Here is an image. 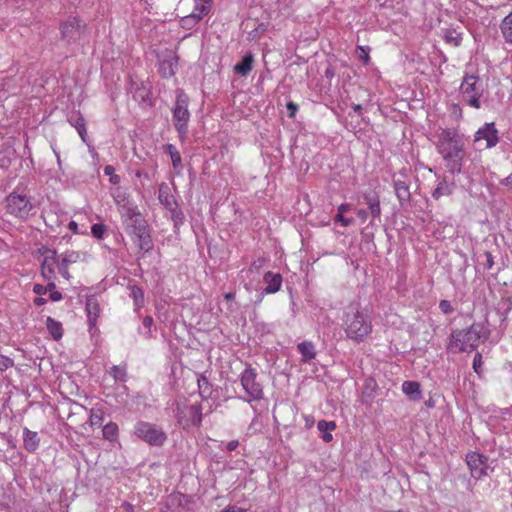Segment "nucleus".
Segmentation results:
<instances>
[{
    "mask_svg": "<svg viewBox=\"0 0 512 512\" xmlns=\"http://www.w3.org/2000/svg\"><path fill=\"white\" fill-rule=\"evenodd\" d=\"M464 146L463 137L455 129H443L438 135L436 149L451 174H459L462 171Z\"/></svg>",
    "mask_w": 512,
    "mask_h": 512,
    "instance_id": "obj_1",
    "label": "nucleus"
},
{
    "mask_svg": "<svg viewBox=\"0 0 512 512\" xmlns=\"http://www.w3.org/2000/svg\"><path fill=\"white\" fill-rule=\"evenodd\" d=\"M342 327L346 337L356 343L364 342L373 330L370 315L357 303H352L345 308Z\"/></svg>",
    "mask_w": 512,
    "mask_h": 512,
    "instance_id": "obj_2",
    "label": "nucleus"
},
{
    "mask_svg": "<svg viewBox=\"0 0 512 512\" xmlns=\"http://www.w3.org/2000/svg\"><path fill=\"white\" fill-rule=\"evenodd\" d=\"M489 331L483 323H473L466 329H456L451 332L447 349L452 353L475 350L480 342L485 341Z\"/></svg>",
    "mask_w": 512,
    "mask_h": 512,
    "instance_id": "obj_3",
    "label": "nucleus"
},
{
    "mask_svg": "<svg viewBox=\"0 0 512 512\" xmlns=\"http://www.w3.org/2000/svg\"><path fill=\"white\" fill-rule=\"evenodd\" d=\"M122 224L126 234L138 247L139 251L147 253L153 249L154 244L148 223L140 212H138L136 216L124 218Z\"/></svg>",
    "mask_w": 512,
    "mask_h": 512,
    "instance_id": "obj_4",
    "label": "nucleus"
},
{
    "mask_svg": "<svg viewBox=\"0 0 512 512\" xmlns=\"http://www.w3.org/2000/svg\"><path fill=\"white\" fill-rule=\"evenodd\" d=\"M6 212L19 219H27L36 213V206L27 188L17 185L6 197Z\"/></svg>",
    "mask_w": 512,
    "mask_h": 512,
    "instance_id": "obj_5",
    "label": "nucleus"
},
{
    "mask_svg": "<svg viewBox=\"0 0 512 512\" xmlns=\"http://www.w3.org/2000/svg\"><path fill=\"white\" fill-rule=\"evenodd\" d=\"M484 92L485 88L479 75L475 72L464 71L459 86L462 103L478 110L482 107L481 98Z\"/></svg>",
    "mask_w": 512,
    "mask_h": 512,
    "instance_id": "obj_6",
    "label": "nucleus"
},
{
    "mask_svg": "<svg viewBox=\"0 0 512 512\" xmlns=\"http://www.w3.org/2000/svg\"><path fill=\"white\" fill-rule=\"evenodd\" d=\"M242 389L245 392L243 400L251 403L261 400L264 396L263 386L257 381V371L251 366H247L239 375Z\"/></svg>",
    "mask_w": 512,
    "mask_h": 512,
    "instance_id": "obj_7",
    "label": "nucleus"
},
{
    "mask_svg": "<svg viewBox=\"0 0 512 512\" xmlns=\"http://www.w3.org/2000/svg\"><path fill=\"white\" fill-rule=\"evenodd\" d=\"M86 24L76 16H69L59 25L61 40L68 44L79 42L86 34Z\"/></svg>",
    "mask_w": 512,
    "mask_h": 512,
    "instance_id": "obj_8",
    "label": "nucleus"
},
{
    "mask_svg": "<svg viewBox=\"0 0 512 512\" xmlns=\"http://www.w3.org/2000/svg\"><path fill=\"white\" fill-rule=\"evenodd\" d=\"M134 434L151 446H161L167 439L162 428L145 421H138L135 424Z\"/></svg>",
    "mask_w": 512,
    "mask_h": 512,
    "instance_id": "obj_9",
    "label": "nucleus"
},
{
    "mask_svg": "<svg viewBox=\"0 0 512 512\" xmlns=\"http://www.w3.org/2000/svg\"><path fill=\"white\" fill-rule=\"evenodd\" d=\"M175 417L184 429L199 427L202 423V406L200 404H177Z\"/></svg>",
    "mask_w": 512,
    "mask_h": 512,
    "instance_id": "obj_10",
    "label": "nucleus"
},
{
    "mask_svg": "<svg viewBox=\"0 0 512 512\" xmlns=\"http://www.w3.org/2000/svg\"><path fill=\"white\" fill-rule=\"evenodd\" d=\"M189 98L183 90L177 91L175 107L173 109L174 126L180 137H184L187 133L188 121L190 113L188 110Z\"/></svg>",
    "mask_w": 512,
    "mask_h": 512,
    "instance_id": "obj_11",
    "label": "nucleus"
},
{
    "mask_svg": "<svg viewBox=\"0 0 512 512\" xmlns=\"http://www.w3.org/2000/svg\"><path fill=\"white\" fill-rule=\"evenodd\" d=\"M112 197L122 220L129 216H136L140 212L137 205L130 200L128 193L123 188H115L112 191Z\"/></svg>",
    "mask_w": 512,
    "mask_h": 512,
    "instance_id": "obj_12",
    "label": "nucleus"
},
{
    "mask_svg": "<svg viewBox=\"0 0 512 512\" xmlns=\"http://www.w3.org/2000/svg\"><path fill=\"white\" fill-rule=\"evenodd\" d=\"M473 141L480 143L485 141V149L494 148L500 141L499 131L494 122L484 123L474 134Z\"/></svg>",
    "mask_w": 512,
    "mask_h": 512,
    "instance_id": "obj_13",
    "label": "nucleus"
},
{
    "mask_svg": "<svg viewBox=\"0 0 512 512\" xmlns=\"http://www.w3.org/2000/svg\"><path fill=\"white\" fill-rule=\"evenodd\" d=\"M466 462L473 478L480 479L487 474V457L483 454L470 452L466 456Z\"/></svg>",
    "mask_w": 512,
    "mask_h": 512,
    "instance_id": "obj_14",
    "label": "nucleus"
},
{
    "mask_svg": "<svg viewBox=\"0 0 512 512\" xmlns=\"http://www.w3.org/2000/svg\"><path fill=\"white\" fill-rule=\"evenodd\" d=\"M59 255L55 250L45 248L44 259L41 263V275L45 280L55 279V267L58 268Z\"/></svg>",
    "mask_w": 512,
    "mask_h": 512,
    "instance_id": "obj_15",
    "label": "nucleus"
},
{
    "mask_svg": "<svg viewBox=\"0 0 512 512\" xmlns=\"http://www.w3.org/2000/svg\"><path fill=\"white\" fill-rule=\"evenodd\" d=\"M80 259V253L76 251H65L59 255L58 272L65 279L69 280L71 275L68 271L69 264L78 262Z\"/></svg>",
    "mask_w": 512,
    "mask_h": 512,
    "instance_id": "obj_16",
    "label": "nucleus"
},
{
    "mask_svg": "<svg viewBox=\"0 0 512 512\" xmlns=\"http://www.w3.org/2000/svg\"><path fill=\"white\" fill-rule=\"evenodd\" d=\"M363 199L369 209V213L372 217V220H380L381 207L378 194L374 191L365 192L363 194Z\"/></svg>",
    "mask_w": 512,
    "mask_h": 512,
    "instance_id": "obj_17",
    "label": "nucleus"
},
{
    "mask_svg": "<svg viewBox=\"0 0 512 512\" xmlns=\"http://www.w3.org/2000/svg\"><path fill=\"white\" fill-rule=\"evenodd\" d=\"M177 65V56L174 54H169L160 61L158 71L162 77L170 78L175 75Z\"/></svg>",
    "mask_w": 512,
    "mask_h": 512,
    "instance_id": "obj_18",
    "label": "nucleus"
},
{
    "mask_svg": "<svg viewBox=\"0 0 512 512\" xmlns=\"http://www.w3.org/2000/svg\"><path fill=\"white\" fill-rule=\"evenodd\" d=\"M85 310L87 313V321L90 329L96 326L97 318L100 313L99 302L96 296L91 295L86 299Z\"/></svg>",
    "mask_w": 512,
    "mask_h": 512,
    "instance_id": "obj_19",
    "label": "nucleus"
},
{
    "mask_svg": "<svg viewBox=\"0 0 512 512\" xmlns=\"http://www.w3.org/2000/svg\"><path fill=\"white\" fill-rule=\"evenodd\" d=\"M263 281L266 284L264 293L274 294L278 292L282 285V276L279 273L268 271L264 274Z\"/></svg>",
    "mask_w": 512,
    "mask_h": 512,
    "instance_id": "obj_20",
    "label": "nucleus"
},
{
    "mask_svg": "<svg viewBox=\"0 0 512 512\" xmlns=\"http://www.w3.org/2000/svg\"><path fill=\"white\" fill-rule=\"evenodd\" d=\"M40 445V437L36 431L23 428V447L29 453H34Z\"/></svg>",
    "mask_w": 512,
    "mask_h": 512,
    "instance_id": "obj_21",
    "label": "nucleus"
},
{
    "mask_svg": "<svg viewBox=\"0 0 512 512\" xmlns=\"http://www.w3.org/2000/svg\"><path fill=\"white\" fill-rule=\"evenodd\" d=\"M68 122L77 130L81 140L88 144L86 121L84 117L81 114L73 113L68 117Z\"/></svg>",
    "mask_w": 512,
    "mask_h": 512,
    "instance_id": "obj_22",
    "label": "nucleus"
},
{
    "mask_svg": "<svg viewBox=\"0 0 512 512\" xmlns=\"http://www.w3.org/2000/svg\"><path fill=\"white\" fill-rule=\"evenodd\" d=\"M158 199L169 211H172L173 208L176 207L174 196L171 194L169 186L164 182L159 185Z\"/></svg>",
    "mask_w": 512,
    "mask_h": 512,
    "instance_id": "obj_23",
    "label": "nucleus"
},
{
    "mask_svg": "<svg viewBox=\"0 0 512 512\" xmlns=\"http://www.w3.org/2000/svg\"><path fill=\"white\" fill-rule=\"evenodd\" d=\"M254 57L251 53L243 56L242 60L234 66V72L242 77H246L253 69Z\"/></svg>",
    "mask_w": 512,
    "mask_h": 512,
    "instance_id": "obj_24",
    "label": "nucleus"
},
{
    "mask_svg": "<svg viewBox=\"0 0 512 512\" xmlns=\"http://www.w3.org/2000/svg\"><path fill=\"white\" fill-rule=\"evenodd\" d=\"M394 189L396 197L398 198L401 205L409 202L411 194L409 190V185L405 181L395 180Z\"/></svg>",
    "mask_w": 512,
    "mask_h": 512,
    "instance_id": "obj_25",
    "label": "nucleus"
},
{
    "mask_svg": "<svg viewBox=\"0 0 512 512\" xmlns=\"http://www.w3.org/2000/svg\"><path fill=\"white\" fill-rule=\"evenodd\" d=\"M317 429L321 433L322 440L329 443L333 440L331 432L336 429V423L334 421L320 420L317 423Z\"/></svg>",
    "mask_w": 512,
    "mask_h": 512,
    "instance_id": "obj_26",
    "label": "nucleus"
},
{
    "mask_svg": "<svg viewBox=\"0 0 512 512\" xmlns=\"http://www.w3.org/2000/svg\"><path fill=\"white\" fill-rule=\"evenodd\" d=\"M297 349L302 356V361L305 363L310 362L316 356L315 347L312 342L303 341L297 345Z\"/></svg>",
    "mask_w": 512,
    "mask_h": 512,
    "instance_id": "obj_27",
    "label": "nucleus"
},
{
    "mask_svg": "<svg viewBox=\"0 0 512 512\" xmlns=\"http://www.w3.org/2000/svg\"><path fill=\"white\" fill-rule=\"evenodd\" d=\"M402 391L412 400H419L421 398L420 384L416 381L403 382Z\"/></svg>",
    "mask_w": 512,
    "mask_h": 512,
    "instance_id": "obj_28",
    "label": "nucleus"
},
{
    "mask_svg": "<svg viewBox=\"0 0 512 512\" xmlns=\"http://www.w3.org/2000/svg\"><path fill=\"white\" fill-rule=\"evenodd\" d=\"M500 30L505 41L512 44V11L502 19Z\"/></svg>",
    "mask_w": 512,
    "mask_h": 512,
    "instance_id": "obj_29",
    "label": "nucleus"
},
{
    "mask_svg": "<svg viewBox=\"0 0 512 512\" xmlns=\"http://www.w3.org/2000/svg\"><path fill=\"white\" fill-rule=\"evenodd\" d=\"M453 192V184L448 183L445 179L441 180L432 191V197L438 200L442 196H449Z\"/></svg>",
    "mask_w": 512,
    "mask_h": 512,
    "instance_id": "obj_30",
    "label": "nucleus"
},
{
    "mask_svg": "<svg viewBox=\"0 0 512 512\" xmlns=\"http://www.w3.org/2000/svg\"><path fill=\"white\" fill-rule=\"evenodd\" d=\"M197 385L201 398L207 400L212 393V386L208 378L203 374L199 375L197 378Z\"/></svg>",
    "mask_w": 512,
    "mask_h": 512,
    "instance_id": "obj_31",
    "label": "nucleus"
},
{
    "mask_svg": "<svg viewBox=\"0 0 512 512\" xmlns=\"http://www.w3.org/2000/svg\"><path fill=\"white\" fill-rule=\"evenodd\" d=\"M46 327L51 336L55 340H59L63 336L62 324L59 321L54 320L52 317H47Z\"/></svg>",
    "mask_w": 512,
    "mask_h": 512,
    "instance_id": "obj_32",
    "label": "nucleus"
},
{
    "mask_svg": "<svg viewBox=\"0 0 512 512\" xmlns=\"http://www.w3.org/2000/svg\"><path fill=\"white\" fill-rule=\"evenodd\" d=\"M443 38L446 43L458 47L462 42V32L457 29H446L443 31Z\"/></svg>",
    "mask_w": 512,
    "mask_h": 512,
    "instance_id": "obj_33",
    "label": "nucleus"
},
{
    "mask_svg": "<svg viewBox=\"0 0 512 512\" xmlns=\"http://www.w3.org/2000/svg\"><path fill=\"white\" fill-rule=\"evenodd\" d=\"M130 297L133 299L135 310H139L144 306V292L143 290L136 286H130Z\"/></svg>",
    "mask_w": 512,
    "mask_h": 512,
    "instance_id": "obj_34",
    "label": "nucleus"
},
{
    "mask_svg": "<svg viewBox=\"0 0 512 512\" xmlns=\"http://www.w3.org/2000/svg\"><path fill=\"white\" fill-rule=\"evenodd\" d=\"M109 374L115 381L126 382L127 380V365H114L110 368Z\"/></svg>",
    "mask_w": 512,
    "mask_h": 512,
    "instance_id": "obj_35",
    "label": "nucleus"
},
{
    "mask_svg": "<svg viewBox=\"0 0 512 512\" xmlns=\"http://www.w3.org/2000/svg\"><path fill=\"white\" fill-rule=\"evenodd\" d=\"M150 89L144 83L136 84V88L133 92V98L135 100L145 102L149 99Z\"/></svg>",
    "mask_w": 512,
    "mask_h": 512,
    "instance_id": "obj_36",
    "label": "nucleus"
},
{
    "mask_svg": "<svg viewBox=\"0 0 512 512\" xmlns=\"http://www.w3.org/2000/svg\"><path fill=\"white\" fill-rule=\"evenodd\" d=\"M212 7V3L209 2H195L192 14L195 15L199 20L206 16Z\"/></svg>",
    "mask_w": 512,
    "mask_h": 512,
    "instance_id": "obj_37",
    "label": "nucleus"
},
{
    "mask_svg": "<svg viewBox=\"0 0 512 512\" xmlns=\"http://www.w3.org/2000/svg\"><path fill=\"white\" fill-rule=\"evenodd\" d=\"M103 437L109 441H115L118 437V426L114 422L107 423L102 429Z\"/></svg>",
    "mask_w": 512,
    "mask_h": 512,
    "instance_id": "obj_38",
    "label": "nucleus"
},
{
    "mask_svg": "<svg viewBox=\"0 0 512 512\" xmlns=\"http://www.w3.org/2000/svg\"><path fill=\"white\" fill-rule=\"evenodd\" d=\"M165 152L171 157L172 165L176 168L181 164V156L177 148L173 144L165 146Z\"/></svg>",
    "mask_w": 512,
    "mask_h": 512,
    "instance_id": "obj_39",
    "label": "nucleus"
},
{
    "mask_svg": "<svg viewBox=\"0 0 512 512\" xmlns=\"http://www.w3.org/2000/svg\"><path fill=\"white\" fill-rule=\"evenodd\" d=\"M199 19L193 15L192 13L185 16V17H182L181 18V26L184 28V29H192L193 27H195L198 23H199Z\"/></svg>",
    "mask_w": 512,
    "mask_h": 512,
    "instance_id": "obj_40",
    "label": "nucleus"
},
{
    "mask_svg": "<svg viewBox=\"0 0 512 512\" xmlns=\"http://www.w3.org/2000/svg\"><path fill=\"white\" fill-rule=\"evenodd\" d=\"M89 421L91 426H100L103 421V412L101 410H91Z\"/></svg>",
    "mask_w": 512,
    "mask_h": 512,
    "instance_id": "obj_41",
    "label": "nucleus"
},
{
    "mask_svg": "<svg viewBox=\"0 0 512 512\" xmlns=\"http://www.w3.org/2000/svg\"><path fill=\"white\" fill-rule=\"evenodd\" d=\"M152 325H153V318L151 316H146L143 318L142 326L145 330L143 332V335L147 339L152 337V330H151Z\"/></svg>",
    "mask_w": 512,
    "mask_h": 512,
    "instance_id": "obj_42",
    "label": "nucleus"
},
{
    "mask_svg": "<svg viewBox=\"0 0 512 512\" xmlns=\"http://www.w3.org/2000/svg\"><path fill=\"white\" fill-rule=\"evenodd\" d=\"M105 232H106V227H105V225H103L101 223H95L91 227V234L96 239H102Z\"/></svg>",
    "mask_w": 512,
    "mask_h": 512,
    "instance_id": "obj_43",
    "label": "nucleus"
},
{
    "mask_svg": "<svg viewBox=\"0 0 512 512\" xmlns=\"http://www.w3.org/2000/svg\"><path fill=\"white\" fill-rule=\"evenodd\" d=\"M104 173L107 176H110V182L114 185H117L120 183V176L115 174V168L111 165H107L104 167Z\"/></svg>",
    "mask_w": 512,
    "mask_h": 512,
    "instance_id": "obj_44",
    "label": "nucleus"
},
{
    "mask_svg": "<svg viewBox=\"0 0 512 512\" xmlns=\"http://www.w3.org/2000/svg\"><path fill=\"white\" fill-rule=\"evenodd\" d=\"M13 365H14V361L11 358L4 356V355H0V371H2V372L6 371Z\"/></svg>",
    "mask_w": 512,
    "mask_h": 512,
    "instance_id": "obj_45",
    "label": "nucleus"
},
{
    "mask_svg": "<svg viewBox=\"0 0 512 512\" xmlns=\"http://www.w3.org/2000/svg\"><path fill=\"white\" fill-rule=\"evenodd\" d=\"M266 263V259L263 258V257H260L256 260H254L252 263H251V266H250V271L252 272H259L260 269L265 265Z\"/></svg>",
    "mask_w": 512,
    "mask_h": 512,
    "instance_id": "obj_46",
    "label": "nucleus"
},
{
    "mask_svg": "<svg viewBox=\"0 0 512 512\" xmlns=\"http://www.w3.org/2000/svg\"><path fill=\"white\" fill-rule=\"evenodd\" d=\"M481 367H482V355H481V353L477 352L474 355V359H473V369L477 374H480Z\"/></svg>",
    "mask_w": 512,
    "mask_h": 512,
    "instance_id": "obj_47",
    "label": "nucleus"
},
{
    "mask_svg": "<svg viewBox=\"0 0 512 512\" xmlns=\"http://www.w3.org/2000/svg\"><path fill=\"white\" fill-rule=\"evenodd\" d=\"M439 308L442 311V313L446 315L451 314L453 312L452 305L448 300H441L439 303Z\"/></svg>",
    "mask_w": 512,
    "mask_h": 512,
    "instance_id": "obj_48",
    "label": "nucleus"
},
{
    "mask_svg": "<svg viewBox=\"0 0 512 512\" xmlns=\"http://www.w3.org/2000/svg\"><path fill=\"white\" fill-rule=\"evenodd\" d=\"M335 221L340 222L344 227H348L353 223L352 218H345L342 213L335 216Z\"/></svg>",
    "mask_w": 512,
    "mask_h": 512,
    "instance_id": "obj_49",
    "label": "nucleus"
},
{
    "mask_svg": "<svg viewBox=\"0 0 512 512\" xmlns=\"http://www.w3.org/2000/svg\"><path fill=\"white\" fill-rule=\"evenodd\" d=\"M33 292L39 296L44 295L47 293L46 286L41 285V284H35L33 287Z\"/></svg>",
    "mask_w": 512,
    "mask_h": 512,
    "instance_id": "obj_50",
    "label": "nucleus"
},
{
    "mask_svg": "<svg viewBox=\"0 0 512 512\" xmlns=\"http://www.w3.org/2000/svg\"><path fill=\"white\" fill-rule=\"evenodd\" d=\"M485 257H486V269L490 270L493 265H494V259H493V256L490 252H485Z\"/></svg>",
    "mask_w": 512,
    "mask_h": 512,
    "instance_id": "obj_51",
    "label": "nucleus"
},
{
    "mask_svg": "<svg viewBox=\"0 0 512 512\" xmlns=\"http://www.w3.org/2000/svg\"><path fill=\"white\" fill-rule=\"evenodd\" d=\"M173 220L177 223L178 221H182L183 213L179 210H176V207L171 211Z\"/></svg>",
    "mask_w": 512,
    "mask_h": 512,
    "instance_id": "obj_52",
    "label": "nucleus"
},
{
    "mask_svg": "<svg viewBox=\"0 0 512 512\" xmlns=\"http://www.w3.org/2000/svg\"><path fill=\"white\" fill-rule=\"evenodd\" d=\"M369 214L370 213L364 209L357 210V216L363 223L367 221Z\"/></svg>",
    "mask_w": 512,
    "mask_h": 512,
    "instance_id": "obj_53",
    "label": "nucleus"
},
{
    "mask_svg": "<svg viewBox=\"0 0 512 512\" xmlns=\"http://www.w3.org/2000/svg\"><path fill=\"white\" fill-rule=\"evenodd\" d=\"M49 297L53 302H58L63 299V296L59 291H52Z\"/></svg>",
    "mask_w": 512,
    "mask_h": 512,
    "instance_id": "obj_54",
    "label": "nucleus"
},
{
    "mask_svg": "<svg viewBox=\"0 0 512 512\" xmlns=\"http://www.w3.org/2000/svg\"><path fill=\"white\" fill-rule=\"evenodd\" d=\"M287 109L289 110V116L293 117L295 112L297 111V105L293 102H288L286 105Z\"/></svg>",
    "mask_w": 512,
    "mask_h": 512,
    "instance_id": "obj_55",
    "label": "nucleus"
},
{
    "mask_svg": "<svg viewBox=\"0 0 512 512\" xmlns=\"http://www.w3.org/2000/svg\"><path fill=\"white\" fill-rule=\"evenodd\" d=\"M238 446H239L238 440H231L227 443L226 448L228 451H234L235 449H237Z\"/></svg>",
    "mask_w": 512,
    "mask_h": 512,
    "instance_id": "obj_56",
    "label": "nucleus"
},
{
    "mask_svg": "<svg viewBox=\"0 0 512 512\" xmlns=\"http://www.w3.org/2000/svg\"><path fill=\"white\" fill-rule=\"evenodd\" d=\"M220 512H246L244 509L239 508L237 506H228Z\"/></svg>",
    "mask_w": 512,
    "mask_h": 512,
    "instance_id": "obj_57",
    "label": "nucleus"
},
{
    "mask_svg": "<svg viewBox=\"0 0 512 512\" xmlns=\"http://www.w3.org/2000/svg\"><path fill=\"white\" fill-rule=\"evenodd\" d=\"M121 508L123 509V512H134V507L129 502H123Z\"/></svg>",
    "mask_w": 512,
    "mask_h": 512,
    "instance_id": "obj_58",
    "label": "nucleus"
},
{
    "mask_svg": "<svg viewBox=\"0 0 512 512\" xmlns=\"http://www.w3.org/2000/svg\"><path fill=\"white\" fill-rule=\"evenodd\" d=\"M351 206L350 204L348 203H342L341 205L338 206V213H346L350 210Z\"/></svg>",
    "mask_w": 512,
    "mask_h": 512,
    "instance_id": "obj_59",
    "label": "nucleus"
},
{
    "mask_svg": "<svg viewBox=\"0 0 512 512\" xmlns=\"http://www.w3.org/2000/svg\"><path fill=\"white\" fill-rule=\"evenodd\" d=\"M33 302H34L35 306L40 307V306L46 304L47 300L43 297H36Z\"/></svg>",
    "mask_w": 512,
    "mask_h": 512,
    "instance_id": "obj_60",
    "label": "nucleus"
},
{
    "mask_svg": "<svg viewBox=\"0 0 512 512\" xmlns=\"http://www.w3.org/2000/svg\"><path fill=\"white\" fill-rule=\"evenodd\" d=\"M48 284L46 285V291L47 292H52V291H56L55 288H56V284L54 282V280H48Z\"/></svg>",
    "mask_w": 512,
    "mask_h": 512,
    "instance_id": "obj_61",
    "label": "nucleus"
},
{
    "mask_svg": "<svg viewBox=\"0 0 512 512\" xmlns=\"http://www.w3.org/2000/svg\"><path fill=\"white\" fill-rule=\"evenodd\" d=\"M358 48H359V49L362 51V53H363V55H360V58H361L365 63H367V62L370 60V57H369V55H368V52H367V51H365V50H364V48H363V47H361V46H359Z\"/></svg>",
    "mask_w": 512,
    "mask_h": 512,
    "instance_id": "obj_62",
    "label": "nucleus"
},
{
    "mask_svg": "<svg viewBox=\"0 0 512 512\" xmlns=\"http://www.w3.org/2000/svg\"><path fill=\"white\" fill-rule=\"evenodd\" d=\"M68 228L74 233H78V224L75 221H70L68 224Z\"/></svg>",
    "mask_w": 512,
    "mask_h": 512,
    "instance_id": "obj_63",
    "label": "nucleus"
},
{
    "mask_svg": "<svg viewBox=\"0 0 512 512\" xmlns=\"http://www.w3.org/2000/svg\"><path fill=\"white\" fill-rule=\"evenodd\" d=\"M502 184L505 186H512V173L509 174L503 181Z\"/></svg>",
    "mask_w": 512,
    "mask_h": 512,
    "instance_id": "obj_64",
    "label": "nucleus"
}]
</instances>
